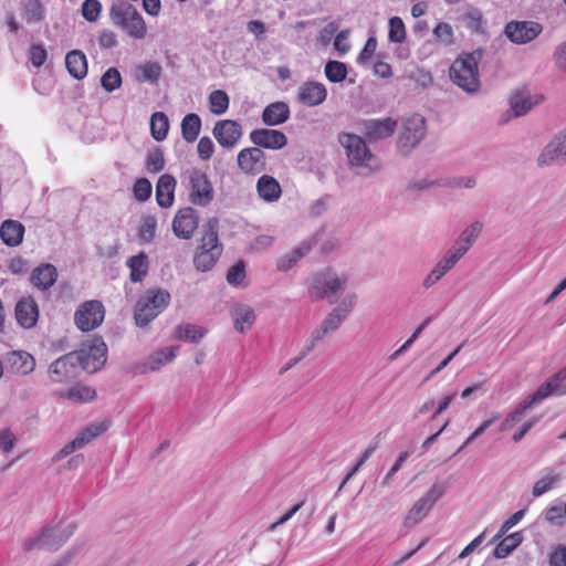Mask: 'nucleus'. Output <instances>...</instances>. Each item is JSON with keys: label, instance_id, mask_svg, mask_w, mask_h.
I'll return each mask as SVG.
<instances>
[{"label": "nucleus", "instance_id": "f257e3e1", "mask_svg": "<svg viewBox=\"0 0 566 566\" xmlns=\"http://www.w3.org/2000/svg\"><path fill=\"white\" fill-rule=\"evenodd\" d=\"M222 252L223 244L219 239V220L212 217L203 224L192 259L193 266L200 272L210 271L221 258Z\"/></svg>", "mask_w": 566, "mask_h": 566}, {"label": "nucleus", "instance_id": "f03ea898", "mask_svg": "<svg viewBox=\"0 0 566 566\" xmlns=\"http://www.w3.org/2000/svg\"><path fill=\"white\" fill-rule=\"evenodd\" d=\"M112 23L135 40L147 35V25L138 10L127 1L114 2L109 8Z\"/></svg>", "mask_w": 566, "mask_h": 566}, {"label": "nucleus", "instance_id": "7ed1b4c3", "mask_svg": "<svg viewBox=\"0 0 566 566\" xmlns=\"http://www.w3.org/2000/svg\"><path fill=\"white\" fill-rule=\"evenodd\" d=\"M480 52H471L458 57L450 66L451 81L468 93H475L480 88Z\"/></svg>", "mask_w": 566, "mask_h": 566}, {"label": "nucleus", "instance_id": "20e7f679", "mask_svg": "<svg viewBox=\"0 0 566 566\" xmlns=\"http://www.w3.org/2000/svg\"><path fill=\"white\" fill-rule=\"evenodd\" d=\"M170 303V294L164 289H149L137 301L134 310L135 323L139 327L147 326Z\"/></svg>", "mask_w": 566, "mask_h": 566}, {"label": "nucleus", "instance_id": "39448f33", "mask_svg": "<svg viewBox=\"0 0 566 566\" xmlns=\"http://www.w3.org/2000/svg\"><path fill=\"white\" fill-rule=\"evenodd\" d=\"M188 189V200L197 207H208L214 199V189L209 176L200 168H190L182 174Z\"/></svg>", "mask_w": 566, "mask_h": 566}, {"label": "nucleus", "instance_id": "423d86ee", "mask_svg": "<svg viewBox=\"0 0 566 566\" xmlns=\"http://www.w3.org/2000/svg\"><path fill=\"white\" fill-rule=\"evenodd\" d=\"M339 143L346 149L349 163L357 167H368L371 170L379 168L377 158L369 151L361 137L344 133L339 136Z\"/></svg>", "mask_w": 566, "mask_h": 566}, {"label": "nucleus", "instance_id": "0eeeda50", "mask_svg": "<svg viewBox=\"0 0 566 566\" xmlns=\"http://www.w3.org/2000/svg\"><path fill=\"white\" fill-rule=\"evenodd\" d=\"M77 364L88 373L101 369L107 359V346L101 337H93L82 345V348L74 353Z\"/></svg>", "mask_w": 566, "mask_h": 566}, {"label": "nucleus", "instance_id": "6e6552de", "mask_svg": "<svg viewBox=\"0 0 566 566\" xmlns=\"http://www.w3.org/2000/svg\"><path fill=\"white\" fill-rule=\"evenodd\" d=\"M105 307L98 300L85 301L74 313V324L81 332H91L99 327L105 318Z\"/></svg>", "mask_w": 566, "mask_h": 566}, {"label": "nucleus", "instance_id": "1a4fd4ad", "mask_svg": "<svg viewBox=\"0 0 566 566\" xmlns=\"http://www.w3.org/2000/svg\"><path fill=\"white\" fill-rule=\"evenodd\" d=\"M426 135V119L419 114L408 117L397 140V147L408 153L417 146Z\"/></svg>", "mask_w": 566, "mask_h": 566}, {"label": "nucleus", "instance_id": "9d476101", "mask_svg": "<svg viewBox=\"0 0 566 566\" xmlns=\"http://www.w3.org/2000/svg\"><path fill=\"white\" fill-rule=\"evenodd\" d=\"M69 535L70 533L64 532L60 526L46 527L39 536L27 539L23 543V549L25 552H30L35 548L56 551L63 545Z\"/></svg>", "mask_w": 566, "mask_h": 566}, {"label": "nucleus", "instance_id": "9b49d317", "mask_svg": "<svg viewBox=\"0 0 566 566\" xmlns=\"http://www.w3.org/2000/svg\"><path fill=\"white\" fill-rule=\"evenodd\" d=\"M443 489L433 485L423 496H421L409 510L405 516L403 525L411 527L421 522L431 511L436 502L442 496Z\"/></svg>", "mask_w": 566, "mask_h": 566}, {"label": "nucleus", "instance_id": "f8f14e48", "mask_svg": "<svg viewBox=\"0 0 566 566\" xmlns=\"http://www.w3.org/2000/svg\"><path fill=\"white\" fill-rule=\"evenodd\" d=\"M237 163L243 174L256 176L266 169V155L259 147H247L238 153Z\"/></svg>", "mask_w": 566, "mask_h": 566}, {"label": "nucleus", "instance_id": "ddd939ff", "mask_svg": "<svg viewBox=\"0 0 566 566\" xmlns=\"http://www.w3.org/2000/svg\"><path fill=\"white\" fill-rule=\"evenodd\" d=\"M198 226L199 214L192 207L179 209L172 220V231L177 238L182 240L191 239Z\"/></svg>", "mask_w": 566, "mask_h": 566}, {"label": "nucleus", "instance_id": "4468645a", "mask_svg": "<svg viewBox=\"0 0 566 566\" xmlns=\"http://www.w3.org/2000/svg\"><path fill=\"white\" fill-rule=\"evenodd\" d=\"M543 28L534 21H511L505 25L504 34L511 42L525 44L537 38Z\"/></svg>", "mask_w": 566, "mask_h": 566}, {"label": "nucleus", "instance_id": "2eb2a0df", "mask_svg": "<svg viewBox=\"0 0 566 566\" xmlns=\"http://www.w3.org/2000/svg\"><path fill=\"white\" fill-rule=\"evenodd\" d=\"M249 138L251 143L260 149L277 150L282 149L287 144V137L283 132L270 128L253 129Z\"/></svg>", "mask_w": 566, "mask_h": 566}, {"label": "nucleus", "instance_id": "dca6fc26", "mask_svg": "<svg viewBox=\"0 0 566 566\" xmlns=\"http://www.w3.org/2000/svg\"><path fill=\"white\" fill-rule=\"evenodd\" d=\"M345 282L346 279L340 280L331 272L318 273L313 279L312 296L315 300L334 296Z\"/></svg>", "mask_w": 566, "mask_h": 566}, {"label": "nucleus", "instance_id": "f3484780", "mask_svg": "<svg viewBox=\"0 0 566 566\" xmlns=\"http://www.w3.org/2000/svg\"><path fill=\"white\" fill-rule=\"evenodd\" d=\"M213 136L223 148H233L242 136V126L237 120L223 119L216 123Z\"/></svg>", "mask_w": 566, "mask_h": 566}, {"label": "nucleus", "instance_id": "a211bd4d", "mask_svg": "<svg viewBox=\"0 0 566 566\" xmlns=\"http://www.w3.org/2000/svg\"><path fill=\"white\" fill-rule=\"evenodd\" d=\"M327 97L326 86L316 81H306L297 90V101L307 107H315L325 102Z\"/></svg>", "mask_w": 566, "mask_h": 566}, {"label": "nucleus", "instance_id": "6ab92c4d", "mask_svg": "<svg viewBox=\"0 0 566 566\" xmlns=\"http://www.w3.org/2000/svg\"><path fill=\"white\" fill-rule=\"evenodd\" d=\"M397 128V122L390 117L370 119L363 123L361 132L369 142L390 137Z\"/></svg>", "mask_w": 566, "mask_h": 566}, {"label": "nucleus", "instance_id": "aec40b11", "mask_svg": "<svg viewBox=\"0 0 566 566\" xmlns=\"http://www.w3.org/2000/svg\"><path fill=\"white\" fill-rule=\"evenodd\" d=\"M107 426L104 423H93L87 426L75 439L66 443L59 452L57 458L61 459L83 448L92 439L98 437L106 431Z\"/></svg>", "mask_w": 566, "mask_h": 566}, {"label": "nucleus", "instance_id": "412c9836", "mask_svg": "<svg viewBox=\"0 0 566 566\" xmlns=\"http://www.w3.org/2000/svg\"><path fill=\"white\" fill-rule=\"evenodd\" d=\"M77 366L80 365L76 361L75 354H66L50 365V377L54 382L66 381L67 379L74 377V371Z\"/></svg>", "mask_w": 566, "mask_h": 566}, {"label": "nucleus", "instance_id": "4be33fe9", "mask_svg": "<svg viewBox=\"0 0 566 566\" xmlns=\"http://www.w3.org/2000/svg\"><path fill=\"white\" fill-rule=\"evenodd\" d=\"M15 318L23 328L33 327L39 318V307L32 296H25L15 305Z\"/></svg>", "mask_w": 566, "mask_h": 566}, {"label": "nucleus", "instance_id": "5701e85b", "mask_svg": "<svg viewBox=\"0 0 566 566\" xmlns=\"http://www.w3.org/2000/svg\"><path fill=\"white\" fill-rule=\"evenodd\" d=\"M177 181L170 174L161 175L156 185V201L160 208H170L175 202Z\"/></svg>", "mask_w": 566, "mask_h": 566}, {"label": "nucleus", "instance_id": "b1692460", "mask_svg": "<svg viewBox=\"0 0 566 566\" xmlns=\"http://www.w3.org/2000/svg\"><path fill=\"white\" fill-rule=\"evenodd\" d=\"M57 280V270L53 264L44 263L36 266L30 276L31 283L39 290L46 291Z\"/></svg>", "mask_w": 566, "mask_h": 566}, {"label": "nucleus", "instance_id": "393cba45", "mask_svg": "<svg viewBox=\"0 0 566 566\" xmlns=\"http://www.w3.org/2000/svg\"><path fill=\"white\" fill-rule=\"evenodd\" d=\"M566 136L563 138L557 136L552 143H549L544 151L538 157V165H549L553 163L566 161Z\"/></svg>", "mask_w": 566, "mask_h": 566}, {"label": "nucleus", "instance_id": "a878e982", "mask_svg": "<svg viewBox=\"0 0 566 566\" xmlns=\"http://www.w3.org/2000/svg\"><path fill=\"white\" fill-rule=\"evenodd\" d=\"M290 114V106L285 102H274L263 109L262 122L266 126H277L285 123Z\"/></svg>", "mask_w": 566, "mask_h": 566}, {"label": "nucleus", "instance_id": "bb28decb", "mask_svg": "<svg viewBox=\"0 0 566 566\" xmlns=\"http://www.w3.org/2000/svg\"><path fill=\"white\" fill-rule=\"evenodd\" d=\"M256 191L260 198L268 202L277 201L282 195L280 182L269 175H262L258 179Z\"/></svg>", "mask_w": 566, "mask_h": 566}, {"label": "nucleus", "instance_id": "cd10ccee", "mask_svg": "<svg viewBox=\"0 0 566 566\" xmlns=\"http://www.w3.org/2000/svg\"><path fill=\"white\" fill-rule=\"evenodd\" d=\"M65 66L71 76L83 80L87 75L86 55L80 50H73L65 56Z\"/></svg>", "mask_w": 566, "mask_h": 566}, {"label": "nucleus", "instance_id": "c85d7f7f", "mask_svg": "<svg viewBox=\"0 0 566 566\" xmlns=\"http://www.w3.org/2000/svg\"><path fill=\"white\" fill-rule=\"evenodd\" d=\"M24 227L15 220H6L0 227V238L8 247H17L22 242Z\"/></svg>", "mask_w": 566, "mask_h": 566}, {"label": "nucleus", "instance_id": "c756f323", "mask_svg": "<svg viewBox=\"0 0 566 566\" xmlns=\"http://www.w3.org/2000/svg\"><path fill=\"white\" fill-rule=\"evenodd\" d=\"M126 264L130 271V281L134 283L142 282L149 270V261L145 252L130 256Z\"/></svg>", "mask_w": 566, "mask_h": 566}, {"label": "nucleus", "instance_id": "7c9ffc66", "mask_svg": "<svg viewBox=\"0 0 566 566\" xmlns=\"http://www.w3.org/2000/svg\"><path fill=\"white\" fill-rule=\"evenodd\" d=\"M231 317L234 322V327L239 333L249 331L255 321L254 311L251 307L244 305L234 307L231 311Z\"/></svg>", "mask_w": 566, "mask_h": 566}, {"label": "nucleus", "instance_id": "2f4dec72", "mask_svg": "<svg viewBox=\"0 0 566 566\" xmlns=\"http://www.w3.org/2000/svg\"><path fill=\"white\" fill-rule=\"evenodd\" d=\"M10 366L15 374L27 375L35 367L33 356L27 352H13L9 357Z\"/></svg>", "mask_w": 566, "mask_h": 566}, {"label": "nucleus", "instance_id": "473e14b6", "mask_svg": "<svg viewBox=\"0 0 566 566\" xmlns=\"http://www.w3.org/2000/svg\"><path fill=\"white\" fill-rule=\"evenodd\" d=\"M201 130V118L196 113L187 114L181 120V135L187 143L197 140Z\"/></svg>", "mask_w": 566, "mask_h": 566}, {"label": "nucleus", "instance_id": "72a5a7b5", "mask_svg": "<svg viewBox=\"0 0 566 566\" xmlns=\"http://www.w3.org/2000/svg\"><path fill=\"white\" fill-rule=\"evenodd\" d=\"M169 130L168 117L163 112H156L150 117V133L155 140H164Z\"/></svg>", "mask_w": 566, "mask_h": 566}, {"label": "nucleus", "instance_id": "f704fd0d", "mask_svg": "<svg viewBox=\"0 0 566 566\" xmlns=\"http://www.w3.org/2000/svg\"><path fill=\"white\" fill-rule=\"evenodd\" d=\"M205 335V328L192 324H181L175 329V337L185 342L198 343Z\"/></svg>", "mask_w": 566, "mask_h": 566}, {"label": "nucleus", "instance_id": "c9c22d12", "mask_svg": "<svg viewBox=\"0 0 566 566\" xmlns=\"http://www.w3.org/2000/svg\"><path fill=\"white\" fill-rule=\"evenodd\" d=\"M538 102V99L533 102L528 93L521 91L512 95L511 107L515 116H522L525 115Z\"/></svg>", "mask_w": 566, "mask_h": 566}, {"label": "nucleus", "instance_id": "e433bc0d", "mask_svg": "<svg viewBox=\"0 0 566 566\" xmlns=\"http://www.w3.org/2000/svg\"><path fill=\"white\" fill-rule=\"evenodd\" d=\"M522 542L520 533H513L504 537L495 547L494 556L496 558H505L509 556Z\"/></svg>", "mask_w": 566, "mask_h": 566}, {"label": "nucleus", "instance_id": "4c0bfd02", "mask_svg": "<svg viewBox=\"0 0 566 566\" xmlns=\"http://www.w3.org/2000/svg\"><path fill=\"white\" fill-rule=\"evenodd\" d=\"M229 107V96L224 91L216 90L209 95L210 112L216 115H221L227 112Z\"/></svg>", "mask_w": 566, "mask_h": 566}, {"label": "nucleus", "instance_id": "58836bf2", "mask_svg": "<svg viewBox=\"0 0 566 566\" xmlns=\"http://www.w3.org/2000/svg\"><path fill=\"white\" fill-rule=\"evenodd\" d=\"M559 482V475L554 472V470H549L547 474L537 480L533 486L532 494L537 497L548 492L552 488H554Z\"/></svg>", "mask_w": 566, "mask_h": 566}, {"label": "nucleus", "instance_id": "ea45409f", "mask_svg": "<svg viewBox=\"0 0 566 566\" xmlns=\"http://www.w3.org/2000/svg\"><path fill=\"white\" fill-rule=\"evenodd\" d=\"M324 71L327 80L333 83H340L347 76L346 64L339 61H328Z\"/></svg>", "mask_w": 566, "mask_h": 566}, {"label": "nucleus", "instance_id": "a19ab883", "mask_svg": "<svg viewBox=\"0 0 566 566\" xmlns=\"http://www.w3.org/2000/svg\"><path fill=\"white\" fill-rule=\"evenodd\" d=\"M23 18L28 23L40 22L44 19V8L39 0H29L23 7Z\"/></svg>", "mask_w": 566, "mask_h": 566}, {"label": "nucleus", "instance_id": "79ce46f5", "mask_svg": "<svg viewBox=\"0 0 566 566\" xmlns=\"http://www.w3.org/2000/svg\"><path fill=\"white\" fill-rule=\"evenodd\" d=\"M532 409L531 406L524 400L520 403L512 412H510L506 418L500 424L501 431H506L511 429L515 423L520 422L525 413Z\"/></svg>", "mask_w": 566, "mask_h": 566}, {"label": "nucleus", "instance_id": "37998d69", "mask_svg": "<svg viewBox=\"0 0 566 566\" xmlns=\"http://www.w3.org/2000/svg\"><path fill=\"white\" fill-rule=\"evenodd\" d=\"M157 221L153 216L142 219L138 228V238L140 241L149 243L156 235Z\"/></svg>", "mask_w": 566, "mask_h": 566}, {"label": "nucleus", "instance_id": "c03bdc74", "mask_svg": "<svg viewBox=\"0 0 566 566\" xmlns=\"http://www.w3.org/2000/svg\"><path fill=\"white\" fill-rule=\"evenodd\" d=\"M66 397L74 401L88 402L96 397V392L88 386L76 385L69 389Z\"/></svg>", "mask_w": 566, "mask_h": 566}, {"label": "nucleus", "instance_id": "a18cd8bd", "mask_svg": "<svg viewBox=\"0 0 566 566\" xmlns=\"http://www.w3.org/2000/svg\"><path fill=\"white\" fill-rule=\"evenodd\" d=\"M178 346H171V347H165L158 352H156L150 357V369L156 370L164 364L171 361L176 357V350L178 349Z\"/></svg>", "mask_w": 566, "mask_h": 566}, {"label": "nucleus", "instance_id": "49530a36", "mask_svg": "<svg viewBox=\"0 0 566 566\" xmlns=\"http://www.w3.org/2000/svg\"><path fill=\"white\" fill-rule=\"evenodd\" d=\"M138 71L140 72L138 81L154 83L157 82L160 76L161 66L156 62H148L139 65Z\"/></svg>", "mask_w": 566, "mask_h": 566}, {"label": "nucleus", "instance_id": "de8ad7c7", "mask_svg": "<svg viewBox=\"0 0 566 566\" xmlns=\"http://www.w3.org/2000/svg\"><path fill=\"white\" fill-rule=\"evenodd\" d=\"M388 39L394 43H402L406 40V28L399 17H392L389 19Z\"/></svg>", "mask_w": 566, "mask_h": 566}, {"label": "nucleus", "instance_id": "09e8293b", "mask_svg": "<svg viewBox=\"0 0 566 566\" xmlns=\"http://www.w3.org/2000/svg\"><path fill=\"white\" fill-rule=\"evenodd\" d=\"M101 84L103 88L107 92H113L120 87L122 85V75L119 71L115 67H109L101 78Z\"/></svg>", "mask_w": 566, "mask_h": 566}, {"label": "nucleus", "instance_id": "8fccbe9b", "mask_svg": "<svg viewBox=\"0 0 566 566\" xmlns=\"http://www.w3.org/2000/svg\"><path fill=\"white\" fill-rule=\"evenodd\" d=\"M165 168V157L161 149L156 148L146 156V169L148 172L157 174Z\"/></svg>", "mask_w": 566, "mask_h": 566}, {"label": "nucleus", "instance_id": "3c124183", "mask_svg": "<svg viewBox=\"0 0 566 566\" xmlns=\"http://www.w3.org/2000/svg\"><path fill=\"white\" fill-rule=\"evenodd\" d=\"M311 250L310 244H303L296 249H294V259H290V256L284 255L277 261V269L281 271L290 270L298 260H301L306 253Z\"/></svg>", "mask_w": 566, "mask_h": 566}, {"label": "nucleus", "instance_id": "603ef678", "mask_svg": "<svg viewBox=\"0 0 566 566\" xmlns=\"http://www.w3.org/2000/svg\"><path fill=\"white\" fill-rule=\"evenodd\" d=\"M153 192L151 182L147 178H138L133 186V195L137 201H146Z\"/></svg>", "mask_w": 566, "mask_h": 566}, {"label": "nucleus", "instance_id": "864d4df0", "mask_svg": "<svg viewBox=\"0 0 566 566\" xmlns=\"http://www.w3.org/2000/svg\"><path fill=\"white\" fill-rule=\"evenodd\" d=\"M482 231V223L479 221L473 222L470 228L465 229L459 241L457 242V245L459 247H468V249L472 245V243L476 240L480 232Z\"/></svg>", "mask_w": 566, "mask_h": 566}, {"label": "nucleus", "instance_id": "5fc2aeb1", "mask_svg": "<svg viewBox=\"0 0 566 566\" xmlns=\"http://www.w3.org/2000/svg\"><path fill=\"white\" fill-rule=\"evenodd\" d=\"M556 390L552 387V385L546 381L543 385H541L536 391H534L530 397L525 399V401L531 406L532 408L539 403L542 400L546 399L551 395H556Z\"/></svg>", "mask_w": 566, "mask_h": 566}, {"label": "nucleus", "instance_id": "6e6d98bb", "mask_svg": "<svg viewBox=\"0 0 566 566\" xmlns=\"http://www.w3.org/2000/svg\"><path fill=\"white\" fill-rule=\"evenodd\" d=\"M102 12V4L98 0H85L82 7L83 18L88 22H95Z\"/></svg>", "mask_w": 566, "mask_h": 566}, {"label": "nucleus", "instance_id": "4d7b16f0", "mask_svg": "<svg viewBox=\"0 0 566 566\" xmlns=\"http://www.w3.org/2000/svg\"><path fill=\"white\" fill-rule=\"evenodd\" d=\"M468 247H457L455 251H449L447 255L438 263L446 272L451 270L454 264L467 253Z\"/></svg>", "mask_w": 566, "mask_h": 566}, {"label": "nucleus", "instance_id": "13d9d810", "mask_svg": "<svg viewBox=\"0 0 566 566\" xmlns=\"http://www.w3.org/2000/svg\"><path fill=\"white\" fill-rule=\"evenodd\" d=\"M245 279V266L242 261L232 265L227 273V282L231 285H239Z\"/></svg>", "mask_w": 566, "mask_h": 566}, {"label": "nucleus", "instance_id": "bf43d9fd", "mask_svg": "<svg viewBox=\"0 0 566 566\" xmlns=\"http://www.w3.org/2000/svg\"><path fill=\"white\" fill-rule=\"evenodd\" d=\"M198 156L202 160H209L214 151V145L210 137L203 136L199 139L197 145Z\"/></svg>", "mask_w": 566, "mask_h": 566}, {"label": "nucleus", "instance_id": "052dcab7", "mask_svg": "<svg viewBox=\"0 0 566 566\" xmlns=\"http://www.w3.org/2000/svg\"><path fill=\"white\" fill-rule=\"evenodd\" d=\"M29 54H30V61H31L32 65L35 67L42 66L48 59L46 50L44 49V46L42 44L32 45L30 48Z\"/></svg>", "mask_w": 566, "mask_h": 566}, {"label": "nucleus", "instance_id": "680f3d73", "mask_svg": "<svg viewBox=\"0 0 566 566\" xmlns=\"http://www.w3.org/2000/svg\"><path fill=\"white\" fill-rule=\"evenodd\" d=\"M549 566H566V546L557 545L552 548L548 555Z\"/></svg>", "mask_w": 566, "mask_h": 566}, {"label": "nucleus", "instance_id": "e2e57ef3", "mask_svg": "<svg viewBox=\"0 0 566 566\" xmlns=\"http://www.w3.org/2000/svg\"><path fill=\"white\" fill-rule=\"evenodd\" d=\"M566 380V366L555 373L547 381L552 385V387L556 390V395L562 396L566 395V386L563 385V381Z\"/></svg>", "mask_w": 566, "mask_h": 566}, {"label": "nucleus", "instance_id": "0e129e2a", "mask_svg": "<svg viewBox=\"0 0 566 566\" xmlns=\"http://www.w3.org/2000/svg\"><path fill=\"white\" fill-rule=\"evenodd\" d=\"M409 78L421 87H428L432 84L433 77L429 71L417 69L409 74Z\"/></svg>", "mask_w": 566, "mask_h": 566}, {"label": "nucleus", "instance_id": "69168bd1", "mask_svg": "<svg viewBox=\"0 0 566 566\" xmlns=\"http://www.w3.org/2000/svg\"><path fill=\"white\" fill-rule=\"evenodd\" d=\"M434 36L446 44H450L453 39V30L449 23L440 22L433 30Z\"/></svg>", "mask_w": 566, "mask_h": 566}, {"label": "nucleus", "instance_id": "338daca9", "mask_svg": "<svg viewBox=\"0 0 566 566\" xmlns=\"http://www.w3.org/2000/svg\"><path fill=\"white\" fill-rule=\"evenodd\" d=\"M349 30H342L334 40V48L340 53L345 54L350 50L348 41Z\"/></svg>", "mask_w": 566, "mask_h": 566}, {"label": "nucleus", "instance_id": "774afa93", "mask_svg": "<svg viewBox=\"0 0 566 566\" xmlns=\"http://www.w3.org/2000/svg\"><path fill=\"white\" fill-rule=\"evenodd\" d=\"M8 268L12 274H23L29 270V262L22 256H14L10 260Z\"/></svg>", "mask_w": 566, "mask_h": 566}]
</instances>
